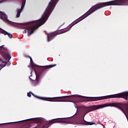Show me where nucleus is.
<instances>
[{
  "label": "nucleus",
  "mask_w": 128,
  "mask_h": 128,
  "mask_svg": "<svg viewBox=\"0 0 128 128\" xmlns=\"http://www.w3.org/2000/svg\"><path fill=\"white\" fill-rule=\"evenodd\" d=\"M2 52H4V56H5L8 60H10V54H8V49H6V48H5L4 49V48H2Z\"/></svg>",
  "instance_id": "nucleus-11"
},
{
  "label": "nucleus",
  "mask_w": 128,
  "mask_h": 128,
  "mask_svg": "<svg viewBox=\"0 0 128 128\" xmlns=\"http://www.w3.org/2000/svg\"><path fill=\"white\" fill-rule=\"evenodd\" d=\"M102 126H103L104 128V125L102 124Z\"/></svg>",
  "instance_id": "nucleus-26"
},
{
  "label": "nucleus",
  "mask_w": 128,
  "mask_h": 128,
  "mask_svg": "<svg viewBox=\"0 0 128 128\" xmlns=\"http://www.w3.org/2000/svg\"><path fill=\"white\" fill-rule=\"evenodd\" d=\"M82 96V98H88V97H86L84 96H80L79 95H72V96Z\"/></svg>",
  "instance_id": "nucleus-18"
},
{
  "label": "nucleus",
  "mask_w": 128,
  "mask_h": 128,
  "mask_svg": "<svg viewBox=\"0 0 128 128\" xmlns=\"http://www.w3.org/2000/svg\"><path fill=\"white\" fill-rule=\"evenodd\" d=\"M128 0H114L113 1H110L108 2H104L100 4L96 5L92 7L87 12H86L83 16L76 20L70 25V28H68L60 30V34H64V32H68L78 22H80L81 20H82L84 18H86L87 16H88L90 14H92V12H94L96 10H100L102 8H104V6H128Z\"/></svg>",
  "instance_id": "nucleus-1"
},
{
  "label": "nucleus",
  "mask_w": 128,
  "mask_h": 128,
  "mask_svg": "<svg viewBox=\"0 0 128 128\" xmlns=\"http://www.w3.org/2000/svg\"><path fill=\"white\" fill-rule=\"evenodd\" d=\"M59 0H51L49 3L48 5V15L52 14V12L54 10V8L56 6V4L58 2Z\"/></svg>",
  "instance_id": "nucleus-5"
},
{
  "label": "nucleus",
  "mask_w": 128,
  "mask_h": 128,
  "mask_svg": "<svg viewBox=\"0 0 128 128\" xmlns=\"http://www.w3.org/2000/svg\"><path fill=\"white\" fill-rule=\"evenodd\" d=\"M6 62H2L0 60V70H2V68L6 66Z\"/></svg>",
  "instance_id": "nucleus-15"
},
{
  "label": "nucleus",
  "mask_w": 128,
  "mask_h": 128,
  "mask_svg": "<svg viewBox=\"0 0 128 128\" xmlns=\"http://www.w3.org/2000/svg\"><path fill=\"white\" fill-rule=\"evenodd\" d=\"M116 104L114 103L111 104H105L100 105L93 106L90 107H87L84 109V118L86 116V114L90 112H92V110H99V108H106V106H116Z\"/></svg>",
  "instance_id": "nucleus-3"
},
{
  "label": "nucleus",
  "mask_w": 128,
  "mask_h": 128,
  "mask_svg": "<svg viewBox=\"0 0 128 128\" xmlns=\"http://www.w3.org/2000/svg\"><path fill=\"white\" fill-rule=\"evenodd\" d=\"M28 58H30V65L31 66H39L40 68H44L45 66H38L36 64L34 63V61H32V57L28 56Z\"/></svg>",
  "instance_id": "nucleus-14"
},
{
  "label": "nucleus",
  "mask_w": 128,
  "mask_h": 128,
  "mask_svg": "<svg viewBox=\"0 0 128 128\" xmlns=\"http://www.w3.org/2000/svg\"><path fill=\"white\" fill-rule=\"evenodd\" d=\"M0 32L1 34H3L4 36H8L10 38H12V34H9L8 32H6V30L2 29H0Z\"/></svg>",
  "instance_id": "nucleus-13"
},
{
  "label": "nucleus",
  "mask_w": 128,
  "mask_h": 128,
  "mask_svg": "<svg viewBox=\"0 0 128 128\" xmlns=\"http://www.w3.org/2000/svg\"><path fill=\"white\" fill-rule=\"evenodd\" d=\"M128 92L101 97L102 98H94V100H106L107 98H124V100H128Z\"/></svg>",
  "instance_id": "nucleus-4"
},
{
  "label": "nucleus",
  "mask_w": 128,
  "mask_h": 128,
  "mask_svg": "<svg viewBox=\"0 0 128 128\" xmlns=\"http://www.w3.org/2000/svg\"><path fill=\"white\" fill-rule=\"evenodd\" d=\"M0 18L3 20V22H8V15L4 13V12H2L0 11Z\"/></svg>",
  "instance_id": "nucleus-9"
},
{
  "label": "nucleus",
  "mask_w": 128,
  "mask_h": 128,
  "mask_svg": "<svg viewBox=\"0 0 128 128\" xmlns=\"http://www.w3.org/2000/svg\"><path fill=\"white\" fill-rule=\"evenodd\" d=\"M48 6L42 16V18L39 20H36L30 22V26H28L26 30H24L25 32L28 33V36L30 34H32L34 32V30L36 28H38L40 26L44 24L48 20Z\"/></svg>",
  "instance_id": "nucleus-2"
},
{
  "label": "nucleus",
  "mask_w": 128,
  "mask_h": 128,
  "mask_svg": "<svg viewBox=\"0 0 128 128\" xmlns=\"http://www.w3.org/2000/svg\"><path fill=\"white\" fill-rule=\"evenodd\" d=\"M64 98V96L62 97H56L53 98H48V102H66L64 100V99L62 98V100H56L55 98Z\"/></svg>",
  "instance_id": "nucleus-12"
},
{
  "label": "nucleus",
  "mask_w": 128,
  "mask_h": 128,
  "mask_svg": "<svg viewBox=\"0 0 128 128\" xmlns=\"http://www.w3.org/2000/svg\"><path fill=\"white\" fill-rule=\"evenodd\" d=\"M7 0H0V4H2V2H7Z\"/></svg>",
  "instance_id": "nucleus-20"
},
{
  "label": "nucleus",
  "mask_w": 128,
  "mask_h": 128,
  "mask_svg": "<svg viewBox=\"0 0 128 128\" xmlns=\"http://www.w3.org/2000/svg\"><path fill=\"white\" fill-rule=\"evenodd\" d=\"M76 112L74 114V116H76Z\"/></svg>",
  "instance_id": "nucleus-27"
},
{
  "label": "nucleus",
  "mask_w": 128,
  "mask_h": 128,
  "mask_svg": "<svg viewBox=\"0 0 128 128\" xmlns=\"http://www.w3.org/2000/svg\"><path fill=\"white\" fill-rule=\"evenodd\" d=\"M37 98L39 100H48V98L42 97V96H36Z\"/></svg>",
  "instance_id": "nucleus-16"
},
{
  "label": "nucleus",
  "mask_w": 128,
  "mask_h": 128,
  "mask_svg": "<svg viewBox=\"0 0 128 128\" xmlns=\"http://www.w3.org/2000/svg\"><path fill=\"white\" fill-rule=\"evenodd\" d=\"M30 120L31 122H36L37 124H38L39 122H41L42 120V118H32L30 119L18 121V122H24V120Z\"/></svg>",
  "instance_id": "nucleus-8"
},
{
  "label": "nucleus",
  "mask_w": 128,
  "mask_h": 128,
  "mask_svg": "<svg viewBox=\"0 0 128 128\" xmlns=\"http://www.w3.org/2000/svg\"><path fill=\"white\" fill-rule=\"evenodd\" d=\"M27 94H28V96L29 98H30V96H32L31 92H28Z\"/></svg>",
  "instance_id": "nucleus-19"
},
{
  "label": "nucleus",
  "mask_w": 128,
  "mask_h": 128,
  "mask_svg": "<svg viewBox=\"0 0 128 128\" xmlns=\"http://www.w3.org/2000/svg\"><path fill=\"white\" fill-rule=\"evenodd\" d=\"M54 66H56V64L55 65H49L48 66V68H54Z\"/></svg>",
  "instance_id": "nucleus-21"
},
{
  "label": "nucleus",
  "mask_w": 128,
  "mask_h": 128,
  "mask_svg": "<svg viewBox=\"0 0 128 128\" xmlns=\"http://www.w3.org/2000/svg\"><path fill=\"white\" fill-rule=\"evenodd\" d=\"M76 108H77V110H76V112H78V107H76Z\"/></svg>",
  "instance_id": "nucleus-25"
},
{
  "label": "nucleus",
  "mask_w": 128,
  "mask_h": 128,
  "mask_svg": "<svg viewBox=\"0 0 128 128\" xmlns=\"http://www.w3.org/2000/svg\"><path fill=\"white\" fill-rule=\"evenodd\" d=\"M86 124L87 126H92V124H96L94 122H87V123Z\"/></svg>",
  "instance_id": "nucleus-17"
},
{
  "label": "nucleus",
  "mask_w": 128,
  "mask_h": 128,
  "mask_svg": "<svg viewBox=\"0 0 128 128\" xmlns=\"http://www.w3.org/2000/svg\"><path fill=\"white\" fill-rule=\"evenodd\" d=\"M21 26H22V28H26V25L24 24H22Z\"/></svg>",
  "instance_id": "nucleus-22"
},
{
  "label": "nucleus",
  "mask_w": 128,
  "mask_h": 128,
  "mask_svg": "<svg viewBox=\"0 0 128 128\" xmlns=\"http://www.w3.org/2000/svg\"><path fill=\"white\" fill-rule=\"evenodd\" d=\"M9 124H12V122H9Z\"/></svg>",
  "instance_id": "nucleus-28"
},
{
  "label": "nucleus",
  "mask_w": 128,
  "mask_h": 128,
  "mask_svg": "<svg viewBox=\"0 0 128 128\" xmlns=\"http://www.w3.org/2000/svg\"><path fill=\"white\" fill-rule=\"evenodd\" d=\"M36 79L35 80H32L30 77L29 76V79L32 82V84L34 86H38L40 84V81L38 80V76H36Z\"/></svg>",
  "instance_id": "nucleus-10"
},
{
  "label": "nucleus",
  "mask_w": 128,
  "mask_h": 128,
  "mask_svg": "<svg viewBox=\"0 0 128 128\" xmlns=\"http://www.w3.org/2000/svg\"><path fill=\"white\" fill-rule=\"evenodd\" d=\"M6 124H8V123H5Z\"/></svg>",
  "instance_id": "nucleus-29"
},
{
  "label": "nucleus",
  "mask_w": 128,
  "mask_h": 128,
  "mask_svg": "<svg viewBox=\"0 0 128 128\" xmlns=\"http://www.w3.org/2000/svg\"><path fill=\"white\" fill-rule=\"evenodd\" d=\"M32 70L30 72L31 76H32Z\"/></svg>",
  "instance_id": "nucleus-24"
},
{
  "label": "nucleus",
  "mask_w": 128,
  "mask_h": 128,
  "mask_svg": "<svg viewBox=\"0 0 128 128\" xmlns=\"http://www.w3.org/2000/svg\"><path fill=\"white\" fill-rule=\"evenodd\" d=\"M56 120H58L54 122L52 120H49L48 121V124L49 126H51L52 124H54V122H62V123H66L68 122V120L64 118H57Z\"/></svg>",
  "instance_id": "nucleus-6"
},
{
  "label": "nucleus",
  "mask_w": 128,
  "mask_h": 128,
  "mask_svg": "<svg viewBox=\"0 0 128 128\" xmlns=\"http://www.w3.org/2000/svg\"><path fill=\"white\" fill-rule=\"evenodd\" d=\"M47 39H48V34H47Z\"/></svg>",
  "instance_id": "nucleus-23"
},
{
  "label": "nucleus",
  "mask_w": 128,
  "mask_h": 128,
  "mask_svg": "<svg viewBox=\"0 0 128 128\" xmlns=\"http://www.w3.org/2000/svg\"><path fill=\"white\" fill-rule=\"evenodd\" d=\"M26 0H23L22 6H21V8H17V14H16V18H20V14H22V12L24 10V6H26Z\"/></svg>",
  "instance_id": "nucleus-7"
}]
</instances>
